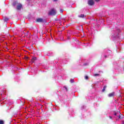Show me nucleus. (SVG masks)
I'll return each mask as SVG.
<instances>
[{
	"label": "nucleus",
	"mask_w": 124,
	"mask_h": 124,
	"mask_svg": "<svg viewBox=\"0 0 124 124\" xmlns=\"http://www.w3.org/2000/svg\"><path fill=\"white\" fill-rule=\"evenodd\" d=\"M14 6H16V9L17 10H20L22 8V4L20 3H18V1H15L13 3Z\"/></svg>",
	"instance_id": "f257e3e1"
},
{
	"label": "nucleus",
	"mask_w": 124,
	"mask_h": 124,
	"mask_svg": "<svg viewBox=\"0 0 124 124\" xmlns=\"http://www.w3.org/2000/svg\"><path fill=\"white\" fill-rule=\"evenodd\" d=\"M57 14V11L54 9H52L49 12L48 15L54 16Z\"/></svg>",
	"instance_id": "f03ea898"
},
{
	"label": "nucleus",
	"mask_w": 124,
	"mask_h": 124,
	"mask_svg": "<svg viewBox=\"0 0 124 124\" xmlns=\"http://www.w3.org/2000/svg\"><path fill=\"white\" fill-rule=\"evenodd\" d=\"M88 4L91 6L93 5V4H94V2L93 1V0H89Z\"/></svg>",
	"instance_id": "7ed1b4c3"
},
{
	"label": "nucleus",
	"mask_w": 124,
	"mask_h": 124,
	"mask_svg": "<svg viewBox=\"0 0 124 124\" xmlns=\"http://www.w3.org/2000/svg\"><path fill=\"white\" fill-rule=\"evenodd\" d=\"M36 21L38 22V23H43V19H42V18H38V19H37Z\"/></svg>",
	"instance_id": "20e7f679"
},
{
	"label": "nucleus",
	"mask_w": 124,
	"mask_h": 124,
	"mask_svg": "<svg viewBox=\"0 0 124 124\" xmlns=\"http://www.w3.org/2000/svg\"><path fill=\"white\" fill-rule=\"evenodd\" d=\"M34 61H36V57H33L32 58V59L31 60V63H33V62H34Z\"/></svg>",
	"instance_id": "39448f33"
},
{
	"label": "nucleus",
	"mask_w": 124,
	"mask_h": 124,
	"mask_svg": "<svg viewBox=\"0 0 124 124\" xmlns=\"http://www.w3.org/2000/svg\"><path fill=\"white\" fill-rule=\"evenodd\" d=\"M108 96L109 97H112V96H114V93H110L108 94Z\"/></svg>",
	"instance_id": "423d86ee"
},
{
	"label": "nucleus",
	"mask_w": 124,
	"mask_h": 124,
	"mask_svg": "<svg viewBox=\"0 0 124 124\" xmlns=\"http://www.w3.org/2000/svg\"><path fill=\"white\" fill-rule=\"evenodd\" d=\"M78 17H79L80 18H84V17H85V15L81 14V15L78 16Z\"/></svg>",
	"instance_id": "0eeeda50"
},
{
	"label": "nucleus",
	"mask_w": 124,
	"mask_h": 124,
	"mask_svg": "<svg viewBox=\"0 0 124 124\" xmlns=\"http://www.w3.org/2000/svg\"><path fill=\"white\" fill-rule=\"evenodd\" d=\"M106 88H107L106 86H104V87H103V89L102 90V92H103V93L105 92V89H106Z\"/></svg>",
	"instance_id": "6e6552de"
},
{
	"label": "nucleus",
	"mask_w": 124,
	"mask_h": 124,
	"mask_svg": "<svg viewBox=\"0 0 124 124\" xmlns=\"http://www.w3.org/2000/svg\"><path fill=\"white\" fill-rule=\"evenodd\" d=\"M119 34V33L118 32H115L114 34H113V35L114 36H117Z\"/></svg>",
	"instance_id": "1a4fd4ad"
},
{
	"label": "nucleus",
	"mask_w": 124,
	"mask_h": 124,
	"mask_svg": "<svg viewBox=\"0 0 124 124\" xmlns=\"http://www.w3.org/2000/svg\"><path fill=\"white\" fill-rule=\"evenodd\" d=\"M100 75L98 74H95L93 75V76H94L95 77H96V76H100Z\"/></svg>",
	"instance_id": "9d476101"
},
{
	"label": "nucleus",
	"mask_w": 124,
	"mask_h": 124,
	"mask_svg": "<svg viewBox=\"0 0 124 124\" xmlns=\"http://www.w3.org/2000/svg\"><path fill=\"white\" fill-rule=\"evenodd\" d=\"M8 20H9V19H8V18H7V17H5V18H4V21H5V22H7V21H8Z\"/></svg>",
	"instance_id": "9b49d317"
},
{
	"label": "nucleus",
	"mask_w": 124,
	"mask_h": 124,
	"mask_svg": "<svg viewBox=\"0 0 124 124\" xmlns=\"http://www.w3.org/2000/svg\"><path fill=\"white\" fill-rule=\"evenodd\" d=\"M118 114H119V115H117V117H119V119H122V117H121V115H120L121 113H118Z\"/></svg>",
	"instance_id": "f8f14e48"
},
{
	"label": "nucleus",
	"mask_w": 124,
	"mask_h": 124,
	"mask_svg": "<svg viewBox=\"0 0 124 124\" xmlns=\"http://www.w3.org/2000/svg\"><path fill=\"white\" fill-rule=\"evenodd\" d=\"M70 82H71V83H74V79H70Z\"/></svg>",
	"instance_id": "ddd939ff"
},
{
	"label": "nucleus",
	"mask_w": 124,
	"mask_h": 124,
	"mask_svg": "<svg viewBox=\"0 0 124 124\" xmlns=\"http://www.w3.org/2000/svg\"><path fill=\"white\" fill-rule=\"evenodd\" d=\"M0 124H3V121L2 120H0Z\"/></svg>",
	"instance_id": "4468645a"
},
{
	"label": "nucleus",
	"mask_w": 124,
	"mask_h": 124,
	"mask_svg": "<svg viewBox=\"0 0 124 124\" xmlns=\"http://www.w3.org/2000/svg\"><path fill=\"white\" fill-rule=\"evenodd\" d=\"M85 79H86V80H88V79H89V77L88 76H85Z\"/></svg>",
	"instance_id": "2eb2a0df"
},
{
	"label": "nucleus",
	"mask_w": 124,
	"mask_h": 124,
	"mask_svg": "<svg viewBox=\"0 0 124 124\" xmlns=\"http://www.w3.org/2000/svg\"><path fill=\"white\" fill-rule=\"evenodd\" d=\"M60 12H61V13H62V12H63V10L61 9L60 10Z\"/></svg>",
	"instance_id": "dca6fc26"
},
{
	"label": "nucleus",
	"mask_w": 124,
	"mask_h": 124,
	"mask_svg": "<svg viewBox=\"0 0 124 124\" xmlns=\"http://www.w3.org/2000/svg\"><path fill=\"white\" fill-rule=\"evenodd\" d=\"M118 114H119V113H117L115 112V113H114V115H115V116H117L118 117Z\"/></svg>",
	"instance_id": "f3484780"
},
{
	"label": "nucleus",
	"mask_w": 124,
	"mask_h": 124,
	"mask_svg": "<svg viewBox=\"0 0 124 124\" xmlns=\"http://www.w3.org/2000/svg\"><path fill=\"white\" fill-rule=\"evenodd\" d=\"M64 88H65V90H66V92H67V88H66V87H64Z\"/></svg>",
	"instance_id": "a211bd4d"
},
{
	"label": "nucleus",
	"mask_w": 124,
	"mask_h": 124,
	"mask_svg": "<svg viewBox=\"0 0 124 124\" xmlns=\"http://www.w3.org/2000/svg\"><path fill=\"white\" fill-rule=\"evenodd\" d=\"M97 2H98V1H99V0H95Z\"/></svg>",
	"instance_id": "6ab92c4d"
},
{
	"label": "nucleus",
	"mask_w": 124,
	"mask_h": 124,
	"mask_svg": "<svg viewBox=\"0 0 124 124\" xmlns=\"http://www.w3.org/2000/svg\"><path fill=\"white\" fill-rule=\"evenodd\" d=\"M117 32H120V29H118V30H117Z\"/></svg>",
	"instance_id": "aec40b11"
},
{
	"label": "nucleus",
	"mask_w": 124,
	"mask_h": 124,
	"mask_svg": "<svg viewBox=\"0 0 124 124\" xmlns=\"http://www.w3.org/2000/svg\"><path fill=\"white\" fill-rule=\"evenodd\" d=\"M109 119H112V116H109Z\"/></svg>",
	"instance_id": "412c9836"
},
{
	"label": "nucleus",
	"mask_w": 124,
	"mask_h": 124,
	"mask_svg": "<svg viewBox=\"0 0 124 124\" xmlns=\"http://www.w3.org/2000/svg\"><path fill=\"white\" fill-rule=\"evenodd\" d=\"M122 124H124V121L122 122Z\"/></svg>",
	"instance_id": "4be33fe9"
},
{
	"label": "nucleus",
	"mask_w": 124,
	"mask_h": 124,
	"mask_svg": "<svg viewBox=\"0 0 124 124\" xmlns=\"http://www.w3.org/2000/svg\"><path fill=\"white\" fill-rule=\"evenodd\" d=\"M54 1H57V0H53Z\"/></svg>",
	"instance_id": "5701e85b"
},
{
	"label": "nucleus",
	"mask_w": 124,
	"mask_h": 124,
	"mask_svg": "<svg viewBox=\"0 0 124 124\" xmlns=\"http://www.w3.org/2000/svg\"><path fill=\"white\" fill-rule=\"evenodd\" d=\"M105 57L106 58H107V56H105Z\"/></svg>",
	"instance_id": "b1692460"
}]
</instances>
